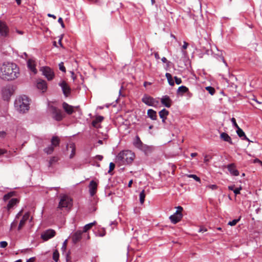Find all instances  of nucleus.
<instances>
[{
  "label": "nucleus",
  "mask_w": 262,
  "mask_h": 262,
  "mask_svg": "<svg viewBox=\"0 0 262 262\" xmlns=\"http://www.w3.org/2000/svg\"><path fill=\"white\" fill-rule=\"evenodd\" d=\"M19 76V68L13 62H5L0 64V77L4 80L11 81Z\"/></svg>",
  "instance_id": "f257e3e1"
},
{
  "label": "nucleus",
  "mask_w": 262,
  "mask_h": 262,
  "mask_svg": "<svg viewBox=\"0 0 262 262\" xmlns=\"http://www.w3.org/2000/svg\"><path fill=\"white\" fill-rule=\"evenodd\" d=\"M15 110L20 113H25L30 108V100L29 98L25 96H21L17 98L14 102Z\"/></svg>",
  "instance_id": "f03ea898"
},
{
  "label": "nucleus",
  "mask_w": 262,
  "mask_h": 262,
  "mask_svg": "<svg viewBox=\"0 0 262 262\" xmlns=\"http://www.w3.org/2000/svg\"><path fill=\"white\" fill-rule=\"evenodd\" d=\"M135 158L134 152L129 150H123L120 152L116 160L122 164H129L132 163Z\"/></svg>",
  "instance_id": "7ed1b4c3"
},
{
  "label": "nucleus",
  "mask_w": 262,
  "mask_h": 262,
  "mask_svg": "<svg viewBox=\"0 0 262 262\" xmlns=\"http://www.w3.org/2000/svg\"><path fill=\"white\" fill-rule=\"evenodd\" d=\"M50 111L54 120L59 121L63 118L64 116L61 110L55 106H51L50 107Z\"/></svg>",
  "instance_id": "20e7f679"
},
{
  "label": "nucleus",
  "mask_w": 262,
  "mask_h": 262,
  "mask_svg": "<svg viewBox=\"0 0 262 262\" xmlns=\"http://www.w3.org/2000/svg\"><path fill=\"white\" fill-rule=\"evenodd\" d=\"M72 205V200L68 196L63 195L61 196L60 202L58 205V208L62 209L63 208L70 207Z\"/></svg>",
  "instance_id": "39448f33"
},
{
  "label": "nucleus",
  "mask_w": 262,
  "mask_h": 262,
  "mask_svg": "<svg viewBox=\"0 0 262 262\" xmlns=\"http://www.w3.org/2000/svg\"><path fill=\"white\" fill-rule=\"evenodd\" d=\"M177 208V210L176 212L173 214L169 216V219L171 222L173 224H176L180 222L183 216L182 214L183 208L181 206H178Z\"/></svg>",
  "instance_id": "423d86ee"
},
{
  "label": "nucleus",
  "mask_w": 262,
  "mask_h": 262,
  "mask_svg": "<svg viewBox=\"0 0 262 262\" xmlns=\"http://www.w3.org/2000/svg\"><path fill=\"white\" fill-rule=\"evenodd\" d=\"M13 89L11 85H8L4 87L2 90L3 98L5 100H9L13 94Z\"/></svg>",
  "instance_id": "0eeeda50"
},
{
  "label": "nucleus",
  "mask_w": 262,
  "mask_h": 262,
  "mask_svg": "<svg viewBox=\"0 0 262 262\" xmlns=\"http://www.w3.org/2000/svg\"><path fill=\"white\" fill-rule=\"evenodd\" d=\"M40 71L43 76L49 80H52L55 77V74L52 69L49 67H43L40 69Z\"/></svg>",
  "instance_id": "6e6552de"
},
{
  "label": "nucleus",
  "mask_w": 262,
  "mask_h": 262,
  "mask_svg": "<svg viewBox=\"0 0 262 262\" xmlns=\"http://www.w3.org/2000/svg\"><path fill=\"white\" fill-rule=\"evenodd\" d=\"M142 101L147 105L151 106H154L158 103V101L155 99L146 94L143 96Z\"/></svg>",
  "instance_id": "1a4fd4ad"
},
{
  "label": "nucleus",
  "mask_w": 262,
  "mask_h": 262,
  "mask_svg": "<svg viewBox=\"0 0 262 262\" xmlns=\"http://www.w3.org/2000/svg\"><path fill=\"white\" fill-rule=\"evenodd\" d=\"M56 232L53 229H48L46 230L41 234V238L45 241L53 237L55 235Z\"/></svg>",
  "instance_id": "9d476101"
},
{
  "label": "nucleus",
  "mask_w": 262,
  "mask_h": 262,
  "mask_svg": "<svg viewBox=\"0 0 262 262\" xmlns=\"http://www.w3.org/2000/svg\"><path fill=\"white\" fill-rule=\"evenodd\" d=\"M59 85L61 87L64 95L66 97L69 96L71 94V89L68 83L63 80L59 83Z\"/></svg>",
  "instance_id": "9b49d317"
},
{
  "label": "nucleus",
  "mask_w": 262,
  "mask_h": 262,
  "mask_svg": "<svg viewBox=\"0 0 262 262\" xmlns=\"http://www.w3.org/2000/svg\"><path fill=\"white\" fill-rule=\"evenodd\" d=\"M98 184V180H92L90 182L89 188V192L91 196H93L97 192V187Z\"/></svg>",
  "instance_id": "f8f14e48"
},
{
  "label": "nucleus",
  "mask_w": 262,
  "mask_h": 262,
  "mask_svg": "<svg viewBox=\"0 0 262 262\" xmlns=\"http://www.w3.org/2000/svg\"><path fill=\"white\" fill-rule=\"evenodd\" d=\"M37 88L44 93L47 89V83L44 80L39 79L36 82Z\"/></svg>",
  "instance_id": "ddd939ff"
},
{
  "label": "nucleus",
  "mask_w": 262,
  "mask_h": 262,
  "mask_svg": "<svg viewBox=\"0 0 262 262\" xmlns=\"http://www.w3.org/2000/svg\"><path fill=\"white\" fill-rule=\"evenodd\" d=\"M35 61L32 59H29L27 61V67L28 69L34 74H36L37 70L36 68Z\"/></svg>",
  "instance_id": "4468645a"
},
{
  "label": "nucleus",
  "mask_w": 262,
  "mask_h": 262,
  "mask_svg": "<svg viewBox=\"0 0 262 262\" xmlns=\"http://www.w3.org/2000/svg\"><path fill=\"white\" fill-rule=\"evenodd\" d=\"M30 217V213L29 212H26L25 213V214L23 215L22 219L19 222L18 226V230H20L25 225L26 222L29 220Z\"/></svg>",
  "instance_id": "2eb2a0df"
},
{
  "label": "nucleus",
  "mask_w": 262,
  "mask_h": 262,
  "mask_svg": "<svg viewBox=\"0 0 262 262\" xmlns=\"http://www.w3.org/2000/svg\"><path fill=\"white\" fill-rule=\"evenodd\" d=\"M161 103L166 107H170L172 104V100L167 95L163 96L161 99Z\"/></svg>",
  "instance_id": "dca6fc26"
},
{
  "label": "nucleus",
  "mask_w": 262,
  "mask_h": 262,
  "mask_svg": "<svg viewBox=\"0 0 262 262\" xmlns=\"http://www.w3.org/2000/svg\"><path fill=\"white\" fill-rule=\"evenodd\" d=\"M62 107L65 112L69 115H71L74 112V109L78 108V107L70 105L65 102L62 103Z\"/></svg>",
  "instance_id": "f3484780"
},
{
  "label": "nucleus",
  "mask_w": 262,
  "mask_h": 262,
  "mask_svg": "<svg viewBox=\"0 0 262 262\" xmlns=\"http://www.w3.org/2000/svg\"><path fill=\"white\" fill-rule=\"evenodd\" d=\"M227 168L230 173L234 176L239 175L238 171L236 169V166L234 164H230L227 166Z\"/></svg>",
  "instance_id": "a211bd4d"
},
{
  "label": "nucleus",
  "mask_w": 262,
  "mask_h": 262,
  "mask_svg": "<svg viewBox=\"0 0 262 262\" xmlns=\"http://www.w3.org/2000/svg\"><path fill=\"white\" fill-rule=\"evenodd\" d=\"M8 33V28L6 25L0 21V34L3 36H6Z\"/></svg>",
  "instance_id": "6ab92c4d"
},
{
  "label": "nucleus",
  "mask_w": 262,
  "mask_h": 262,
  "mask_svg": "<svg viewBox=\"0 0 262 262\" xmlns=\"http://www.w3.org/2000/svg\"><path fill=\"white\" fill-rule=\"evenodd\" d=\"M104 119V117L101 116L96 117V119L94 120L92 123V125L95 128H99L100 127V123H101Z\"/></svg>",
  "instance_id": "aec40b11"
},
{
  "label": "nucleus",
  "mask_w": 262,
  "mask_h": 262,
  "mask_svg": "<svg viewBox=\"0 0 262 262\" xmlns=\"http://www.w3.org/2000/svg\"><path fill=\"white\" fill-rule=\"evenodd\" d=\"M82 232L81 231H77L72 235V241L74 243L76 244L78 242L81 238Z\"/></svg>",
  "instance_id": "412c9836"
},
{
  "label": "nucleus",
  "mask_w": 262,
  "mask_h": 262,
  "mask_svg": "<svg viewBox=\"0 0 262 262\" xmlns=\"http://www.w3.org/2000/svg\"><path fill=\"white\" fill-rule=\"evenodd\" d=\"M106 234V231L104 228L98 226L97 231L95 232V235L97 236L103 237Z\"/></svg>",
  "instance_id": "4be33fe9"
},
{
  "label": "nucleus",
  "mask_w": 262,
  "mask_h": 262,
  "mask_svg": "<svg viewBox=\"0 0 262 262\" xmlns=\"http://www.w3.org/2000/svg\"><path fill=\"white\" fill-rule=\"evenodd\" d=\"M134 145L139 149L143 146V143L140 140L139 137L138 136H136L134 142H133Z\"/></svg>",
  "instance_id": "5701e85b"
},
{
  "label": "nucleus",
  "mask_w": 262,
  "mask_h": 262,
  "mask_svg": "<svg viewBox=\"0 0 262 262\" xmlns=\"http://www.w3.org/2000/svg\"><path fill=\"white\" fill-rule=\"evenodd\" d=\"M147 116L153 120H156L157 118V113L152 109H149L147 111Z\"/></svg>",
  "instance_id": "b1692460"
},
{
  "label": "nucleus",
  "mask_w": 262,
  "mask_h": 262,
  "mask_svg": "<svg viewBox=\"0 0 262 262\" xmlns=\"http://www.w3.org/2000/svg\"><path fill=\"white\" fill-rule=\"evenodd\" d=\"M221 138L225 141L228 142L230 144H233L231 137L226 133L221 134Z\"/></svg>",
  "instance_id": "393cba45"
},
{
  "label": "nucleus",
  "mask_w": 262,
  "mask_h": 262,
  "mask_svg": "<svg viewBox=\"0 0 262 262\" xmlns=\"http://www.w3.org/2000/svg\"><path fill=\"white\" fill-rule=\"evenodd\" d=\"M143 151L145 154H148L152 151V148L151 146H148L146 144H143V146L139 149Z\"/></svg>",
  "instance_id": "a878e982"
},
{
  "label": "nucleus",
  "mask_w": 262,
  "mask_h": 262,
  "mask_svg": "<svg viewBox=\"0 0 262 262\" xmlns=\"http://www.w3.org/2000/svg\"><path fill=\"white\" fill-rule=\"evenodd\" d=\"M169 112L166 109L164 108L159 112V116L162 119V122H165L167 116L168 115Z\"/></svg>",
  "instance_id": "bb28decb"
},
{
  "label": "nucleus",
  "mask_w": 262,
  "mask_h": 262,
  "mask_svg": "<svg viewBox=\"0 0 262 262\" xmlns=\"http://www.w3.org/2000/svg\"><path fill=\"white\" fill-rule=\"evenodd\" d=\"M236 133L238 135V136L243 140H246L247 141H249V139L246 137L245 133L240 127H238L237 128Z\"/></svg>",
  "instance_id": "cd10ccee"
},
{
  "label": "nucleus",
  "mask_w": 262,
  "mask_h": 262,
  "mask_svg": "<svg viewBox=\"0 0 262 262\" xmlns=\"http://www.w3.org/2000/svg\"><path fill=\"white\" fill-rule=\"evenodd\" d=\"M60 143V139L57 136H53L51 139V146H53L54 148L59 145Z\"/></svg>",
  "instance_id": "c85d7f7f"
},
{
  "label": "nucleus",
  "mask_w": 262,
  "mask_h": 262,
  "mask_svg": "<svg viewBox=\"0 0 262 262\" xmlns=\"http://www.w3.org/2000/svg\"><path fill=\"white\" fill-rule=\"evenodd\" d=\"M18 203V200L16 198H13L11 199L8 205H7V208L8 209H10L12 208L14 205H15L17 203Z\"/></svg>",
  "instance_id": "c756f323"
},
{
  "label": "nucleus",
  "mask_w": 262,
  "mask_h": 262,
  "mask_svg": "<svg viewBox=\"0 0 262 262\" xmlns=\"http://www.w3.org/2000/svg\"><path fill=\"white\" fill-rule=\"evenodd\" d=\"M187 92H189V89L183 85L180 86L177 90V93L181 95H183L184 93Z\"/></svg>",
  "instance_id": "7c9ffc66"
},
{
  "label": "nucleus",
  "mask_w": 262,
  "mask_h": 262,
  "mask_svg": "<svg viewBox=\"0 0 262 262\" xmlns=\"http://www.w3.org/2000/svg\"><path fill=\"white\" fill-rule=\"evenodd\" d=\"M22 212H23V210H21L16 214L14 221L11 224V227H10L11 229H13L14 228H15L16 226V225L17 224V221H16V219H18L19 217V216H20L21 215Z\"/></svg>",
  "instance_id": "2f4dec72"
},
{
  "label": "nucleus",
  "mask_w": 262,
  "mask_h": 262,
  "mask_svg": "<svg viewBox=\"0 0 262 262\" xmlns=\"http://www.w3.org/2000/svg\"><path fill=\"white\" fill-rule=\"evenodd\" d=\"M96 224V222L94 221L92 223L88 224L83 227V232H86L87 231L90 230L94 225Z\"/></svg>",
  "instance_id": "473e14b6"
},
{
  "label": "nucleus",
  "mask_w": 262,
  "mask_h": 262,
  "mask_svg": "<svg viewBox=\"0 0 262 262\" xmlns=\"http://www.w3.org/2000/svg\"><path fill=\"white\" fill-rule=\"evenodd\" d=\"M165 76L167 79V80H168V83L169 84V85H170L171 86L174 85V82L173 80L171 75L170 73H166L165 74Z\"/></svg>",
  "instance_id": "72a5a7b5"
},
{
  "label": "nucleus",
  "mask_w": 262,
  "mask_h": 262,
  "mask_svg": "<svg viewBox=\"0 0 262 262\" xmlns=\"http://www.w3.org/2000/svg\"><path fill=\"white\" fill-rule=\"evenodd\" d=\"M145 198V193L144 190H143L139 194L140 202L141 204H143L144 202Z\"/></svg>",
  "instance_id": "f704fd0d"
},
{
  "label": "nucleus",
  "mask_w": 262,
  "mask_h": 262,
  "mask_svg": "<svg viewBox=\"0 0 262 262\" xmlns=\"http://www.w3.org/2000/svg\"><path fill=\"white\" fill-rule=\"evenodd\" d=\"M54 150V148L53 146L50 145L48 147L45 148L43 150L48 155L51 154Z\"/></svg>",
  "instance_id": "c9c22d12"
},
{
  "label": "nucleus",
  "mask_w": 262,
  "mask_h": 262,
  "mask_svg": "<svg viewBox=\"0 0 262 262\" xmlns=\"http://www.w3.org/2000/svg\"><path fill=\"white\" fill-rule=\"evenodd\" d=\"M59 254L57 250H54L53 253V259L55 262H58L59 260Z\"/></svg>",
  "instance_id": "e433bc0d"
},
{
  "label": "nucleus",
  "mask_w": 262,
  "mask_h": 262,
  "mask_svg": "<svg viewBox=\"0 0 262 262\" xmlns=\"http://www.w3.org/2000/svg\"><path fill=\"white\" fill-rule=\"evenodd\" d=\"M59 159L57 157H52L51 158L50 161H49V166H51L52 165L56 163L58 161Z\"/></svg>",
  "instance_id": "4c0bfd02"
},
{
  "label": "nucleus",
  "mask_w": 262,
  "mask_h": 262,
  "mask_svg": "<svg viewBox=\"0 0 262 262\" xmlns=\"http://www.w3.org/2000/svg\"><path fill=\"white\" fill-rule=\"evenodd\" d=\"M15 194L14 192H10L7 194H6L4 196V200L5 201H8L9 199H10L11 198H12L13 196H14Z\"/></svg>",
  "instance_id": "58836bf2"
},
{
  "label": "nucleus",
  "mask_w": 262,
  "mask_h": 262,
  "mask_svg": "<svg viewBox=\"0 0 262 262\" xmlns=\"http://www.w3.org/2000/svg\"><path fill=\"white\" fill-rule=\"evenodd\" d=\"M186 176L188 177V178H193L194 180H195L197 182H201V179L199 177H198L195 174H186Z\"/></svg>",
  "instance_id": "ea45409f"
},
{
  "label": "nucleus",
  "mask_w": 262,
  "mask_h": 262,
  "mask_svg": "<svg viewBox=\"0 0 262 262\" xmlns=\"http://www.w3.org/2000/svg\"><path fill=\"white\" fill-rule=\"evenodd\" d=\"M241 217H239L238 219H235L232 221H230L228 222V225L231 226H235L239 221Z\"/></svg>",
  "instance_id": "a19ab883"
},
{
  "label": "nucleus",
  "mask_w": 262,
  "mask_h": 262,
  "mask_svg": "<svg viewBox=\"0 0 262 262\" xmlns=\"http://www.w3.org/2000/svg\"><path fill=\"white\" fill-rule=\"evenodd\" d=\"M206 90L211 95H213L215 93V89L212 86H207Z\"/></svg>",
  "instance_id": "79ce46f5"
},
{
  "label": "nucleus",
  "mask_w": 262,
  "mask_h": 262,
  "mask_svg": "<svg viewBox=\"0 0 262 262\" xmlns=\"http://www.w3.org/2000/svg\"><path fill=\"white\" fill-rule=\"evenodd\" d=\"M59 70H60V71H61L62 72H66V68H65V67H64V66L63 62H61L59 64Z\"/></svg>",
  "instance_id": "37998d69"
},
{
  "label": "nucleus",
  "mask_w": 262,
  "mask_h": 262,
  "mask_svg": "<svg viewBox=\"0 0 262 262\" xmlns=\"http://www.w3.org/2000/svg\"><path fill=\"white\" fill-rule=\"evenodd\" d=\"M115 167V164L113 162H111L110 163L109 170H108V172L110 173L112 170H113L114 169Z\"/></svg>",
  "instance_id": "c03bdc74"
},
{
  "label": "nucleus",
  "mask_w": 262,
  "mask_h": 262,
  "mask_svg": "<svg viewBox=\"0 0 262 262\" xmlns=\"http://www.w3.org/2000/svg\"><path fill=\"white\" fill-rule=\"evenodd\" d=\"M71 147L72 149L71 154L70 155V158L72 159V158H73V157L74 156V155L75 154V147H74L73 145L71 146Z\"/></svg>",
  "instance_id": "a18cd8bd"
},
{
  "label": "nucleus",
  "mask_w": 262,
  "mask_h": 262,
  "mask_svg": "<svg viewBox=\"0 0 262 262\" xmlns=\"http://www.w3.org/2000/svg\"><path fill=\"white\" fill-rule=\"evenodd\" d=\"M7 245L8 243L6 241H2L0 242V248H6L7 246Z\"/></svg>",
  "instance_id": "49530a36"
},
{
  "label": "nucleus",
  "mask_w": 262,
  "mask_h": 262,
  "mask_svg": "<svg viewBox=\"0 0 262 262\" xmlns=\"http://www.w3.org/2000/svg\"><path fill=\"white\" fill-rule=\"evenodd\" d=\"M242 187L234 189V190H233V192L234 193L235 195H236L238 194H240V191L242 190Z\"/></svg>",
  "instance_id": "de8ad7c7"
},
{
  "label": "nucleus",
  "mask_w": 262,
  "mask_h": 262,
  "mask_svg": "<svg viewBox=\"0 0 262 262\" xmlns=\"http://www.w3.org/2000/svg\"><path fill=\"white\" fill-rule=\"evenodd\" d=\"M67 240H66L64 241V242L62 244V246L61 247V250L64 252L66 251L67 248Z\"/></svg>",
  "instance_id": "09e8293b"
},
{
  "label": "nucleus",
  "mask_w": 262,
  "mask_h": 262,
  "mask_svg": "<svg viewBox=\"0 0 262 262\" xmlns=\"http://www.w3.org/2000/svg\"><path fill=\"white\" fill-rule=\"evenodd\" d=\"M58 22L61 25V26L62 28H65L64 24L63 23V19L61 17H59L58 19Z\"/></svg>",
  "instance_id": "8fccbe9b"
},
{
  "label": "nucleus",
  "mask_w": 262,
  "mask_h": 262,
  "mask_svg": "<svg viewBox=\"0 0 262 262\" xmlns=\"http://www.w3.org/2000/svg\"><path fill=\"white\" fill-rule=\"evenodd\" d=\"M176 84H180L182 83V80L180 78H178L177 76L174 77Z\"/></svg>",
  "instance_id": "3c124183"
},
{
  "label": "nucleus",
  "mask_w": 262,
  "mask_h": 262,
  "mask_svg": "<svg viewBox=\"0 0 262 262\" xmlns=\"http://www.w3.org/2000/svg\"><path fill=\"white\" fill-rule=\"evenodd\" d=\"M207 188H209V189H211L212 190H215L217 189V186L216 185L213 184V185H209L207 186Z\"/></svg>",
  "instance_id": "603ef678"
},
{
  "label": "nucleus",
  "mask_w": 262,
  "mask_h": 262,
  "mask_svg": "<svg viewBox=\"0 0 262 262\" xmlns=\"http://www.w3.org/2000/svg\"><path fill=\"white\" fill-rule=\"evenodd\" d=\"M231 122H232L233 123V125L236 128H237L238 127H239L238 126V125H237V124L236 123V120L234 118H232L231 119Z\"/></svg>",
  "instance_id": "864d4df0"
},
{
  "label": "nucleus",
  "mask_w": 262,
  "mask_h": 262,
  "mask_svg": "<svg viewBox=\"0 0 262 262\" xmlns=\"http://www.w3.org/2000/svg\"><path fill=\"white\" fill-rule=\"evenodd\" d=\"M211 157L209 155H206L204 157V162L205 163H207L209 161V160L211 159Z\"/></svg>",
  "instance_id": "5fc2aeb1"
},
{
  "label": "nucleus",
  "mask_w": 262,
  "mask_h": 262,
  "mask_svg": "<svg viewBox=\"0 0 262 262\" xmlns=\"http://www.w3.org/2000/svg\"><path fill=\"white\" fill-rule=\"evenodd\" d=\"M7 153V151L5 149L0 148V156Z\"/></svg>",
  "instance_id": "6e6d98bb"
},
{
  "label": "nucleus",
  "mask_w": 262,
  "mask_h": 262,
  "mask_svg": "<svg viewBox=\"0 0 262 262\" xmlns=\"http://www.w3.org/2000/svg\"><path fill=\"white\" fill-rule=\"evenodd\" d=\"M207 231V230L206 228H204L203 227H201L199 229V232H206Z\"/></svg>",
  "instance_id": "4d7b16f0"
},
{
  "label": "nucleus",
  "mask_w": 262,
  "mask_h": 262,
  "mask_svg": "<svg viewBox=\"0 0 262 262\" xmlns=\"http://www.w3.org/2000/svg\"><path fill=\"white\" fill-rule=\"evenodd\" d=\"M188 46V43L187 42H186V41H184L183 42V45L182 46V49H186L187 47Z\"/></svg>",
  "instance_id": "13d9d810"
},
{
  "label": "nucleus",
  "mask_w": 262,
  "mask_h": 262,
  "mask_svg": "<svg viewBox=\"0 0 262 262\" xmlns=\"http://www.w3.org/2000/svg\"><path fill=\"white\" fill-rule=\"evenodd\" d=\"M95 158L99 161H101L103 159V156L101 155H97Z\"/></svg>",
  "instance_id": "bf43d9fd"
},
{
  "label": "nucleus",
  "mask_w": 262,
  "mask_h": 262,
  "mask_svg": "<svg viewBox=\"0 0 262 262\" xmlns=\"http://www.w3.org/2000/svg\"><path fill=\"white\" fill-rule=\"evenodd\" d=\"M254 163H259L261 166H262V162L259 160L258 159H255L254 160Z\"/></svg>",
  "instance_id": "052dcab7"
},
{
  "label": "nucleus",
  "mask_w": 262,
  "mask_h": 262,
  "mask_svg": "<svg viewBox=\"0 0 262 262\" xmlns=\"http://www.w3.org/2000/svg\"><path fill=\"white\" fill-rule=\"evenodd\" d=\"M234 187H235V185H230V186H228V189L229 190H230L233 191V190H234Z\"/></svg>",
  "instance_id": "680f3d73"
},
{
  "label": "nucleus",
  "mask_w": 262,
  "mask_h": 262,
  "mask_svg": "<svg viewBox=\"0 0 262 262\" xmlns=\"http://www.w3.org/2000/svg\"><path fill=\"white\" fill-rule=\"evenodd\" d=\"M154 56H155V57L157 59H160V56H159V55L158 54V52H156L154 53Z\"/></svg>",
  "instance_id": "e2e57ef3"
},
{
  "label": "nucleus",
  "mask_w": 262,
  "mask_h": 262,
  "mask_svg": "<svg viewBox=\"0 0 262 262\" xmlns=\"http://www.w3.org/2000/svg\"><path fill=\"white\" fill-rule=\"evenodd\" d=\"M48 16L49 17H52L54 19H56V17L55 15H53V14H48Z\"/></svg>",
  "instance_id": "0e129e2a"
},
{
  "label": "nucleus",
  "mask_w": 262,
  "mask_h": 262,
  "mask_svg": "<svg viewBox=\"0 0 262 262\" xmlns=\"http://www.w3.org/2000/svg\"><path fill=\"white\" fill-rule=\"evenodd\" d=\"M161 60L163 63H166L167 61V59L164 57L162 58Z\"/></svg>",
  "instance_id": "69168bd1"
},
{
  "label": "nucleus",
  "mask_w": 262,
  "mask_h": 262,
  "mask_svg": "<svg viewBox=\"0 0 262 262\" xmlns=\"http://www.w3.org/2000/svg\"><path fill=\"white\" fill-rule=\"evenodd\" d=\"M151 84L149 82L145 81L144 82V86L146 87L147 85H150Z\"/></svg>",
  "instance_id": "338daca9"
},
{
  "label": "nucleus",
  "mask_w": 262,
  "mask_h": 262,
  "mask_svg": "<svg viewBox=\"0 0 262 262\" xmlns=\"http://www.w3.org/2000/svg\"><path fill=\"white\" fill-rule=\"evenodd\" d=\"M34 259V257L30 258L29 259H28L26 262H33Z\"/></svg>",
  "instance_id": "774afa93"
}]
</instances>
